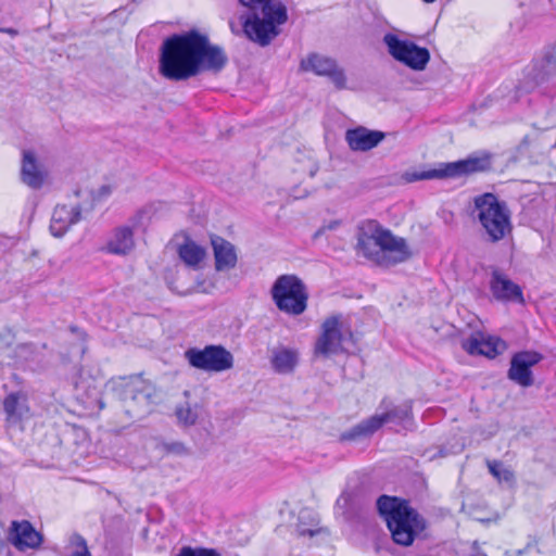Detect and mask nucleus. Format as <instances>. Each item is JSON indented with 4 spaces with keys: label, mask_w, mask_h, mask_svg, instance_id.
Wrapping results in <instances>:
<instances>
[{
    "label": "nucleus",
    "mask_w": 556,
    "mask_h": 556,
    "mask_svg": "<svg viewBox=\"0 0 556 556\" xmlns=\"http://www.w3.org/2000/svg\"><path fill=\"white\" fill-rule=\"evenodd\" d=\"M536 545L538 540L535 538L530 536L525 548L506 551L505 556H522L525 554L531 553L533 549H535V552L539 553V549H536Z\"/></svg>",
    "instance_id": "33"
},
{
    "label": "nucleus",
    "mask_w": 556,
    "mask_h": 556,
    "mask_svg": "<svg viewBox=\"0 0 556 556\" xmlns=\"http://www.w3.org/2000/svg\"><path fill=\"white\" fill-rule=\"evenodd\" d=\"M79 206L56 205L51 217L50 231L53 237L61 238L74 224L80 220Z\"/></svg>",
    "instance_id": "20"
},
{
    "label": "nucleus",
    "mask_w": 556,
    "mask_h": 556,
    "mask_svg": "<svg viewBox=\"0 0 556 556\" xmlns=\"http://www.w3.org/2000/svg\"><path fill=\"white\" fill-rule=\"evenodd\" d=\"M377 510L387 522L393 542L409 546L426 528L420 515L397 497L381 495L377 500Z\"/></svg>",
    "instance_id": "4"
},
{
    "label": "nucleus",
    "mask_w": 556,
    "mask_h": 556,
    "mask_svg": "<svg viewBox=\"0 0 556 556\" xmlns=\"http://www.w3.org/2000/svg\"><path fill=\"white\" fill-rule=\"evenodd\" d=\"M542 359V355L532 351L516 353L510 361L508 378L521 387L533 384L531 367Z\"/></svg>",
    "instance_id": "15"
},
{
    "label": "nucleus",
    "mask_w": 556,
    "mask_h": 556,
    "mask_svg": "<svg viewBox=\"0 0 556 556\" xmlns=\"http://www.w3.org/2000/svg\"><path fill=\"white\" fill-rule=\"evenodd\" d=\"M472 215L483 230L489 242L495 243L510 235L513 226L510 211L506 202L501 201L495 194L486 192L473 200Z\"/></svg>",
    "instance_id": "5"
},
{
    "label": "nucleus",
    "mask_w": 556,
    "mask_h": 556,
    "mask_svg": "<svg viewBox=\"0 0 556 556\" xmlns=\"http://www.w3.org/2000/svg\"><path fill=\"white\" fill-rule=\"evenodd\" d=\"M270 293L277 308L289 315H301L307 307L306 287L295 275L279 276Z\"/></svg>",
    "instance_id": "6"
},
{
    "label": "nucleus",
    "mask_w": 556,
    "mask_h": 556,
    "mask_svg": "<svg viewBox=\"0 0 556 556\" xmlns=\"http://www.w3.org/2000/svg\"><path fill=\"white\" fill-rule=\"evenodd\" d=\"M0 30H1V31H4V33H7V34H9V35H11V36H15V35H17V30H16V29H14V28H1Z\"/></svg>",
    "instance_id": "38"
},
{
    "label": "nucleus",
    "mask_w": 556,
    "mask_h": 556,
    "mask_svg": "<svg viewBox=\"0 0 556 556\" xmlns=\"http://www.w3.org/2000/svg\"><path fill=\"white\" fill-rule=\"evenodd\" d=\"M175 415L178 422L185 426L194 425L199 417L197 409L192 408L188 402L178 405L175 409Z\"/></svg>",
    "instance_id": "30"
},
{
    "label": "nucleus",
    "mask_w": 556,
    "mask_h": 556,
    "mask_svg": "<svg viewBox=\"0 0 556 556\" xmlns=\"http://www.w3.org/2000/svg\"><path fill=\"white\" fill-rule=\"evenodd\" d=\"M243 33L253 42L267 47L280 34L279 26L288 21L286 5L280 0H239Z\"/></svg>",
    "instance_id": "3"
},
{
    "label": "nucleus",
    "mask_w": 556,
    "mask_h": 556,
    "mask_svg": "<svg viewBox=\"0 0 556 556\" xmlns=\"http://www.w3.org/2000/svg\"><path fill=\"white\" fill-rule=\"evenodd\" d=\"M383 43L394 60L415 71H422L430 60L428 49L418 47L412 41L400 39L395 34H386Z\"/></svg>",
    "instance_id": "11"
},
{
    "label": "nucleus",
    "mask_w": 556,
    "mask_h": 556,
    "mask_svg": "<svg viewBox=\"0 0 556 556\" xmlns=\"http://www.w3.org/2000/svg\"><path fill=\"white\" fill-rule=\"evenodd\" d=\"M8 540L18 551H25L39 547L42 542V535L35 530L29 521L14 520L10 526Z\"/></svg>",
    "instance_id": "16"
},
{
    "label": "nucleus",
    "mask_w": 556,
    "mask_h": 556,
    "mask_svg": "<svg viewBox=\"0 0 556 556\" xmlns=\"http://www.w3.org/2000/svg\"><path fill=\"white\" fill-rule=\"evenodd\" d=\"M214 252L215 269L217 271L230 270L236 267L238 256L235 245L219 236L211 237Z\"/></svg>",
    "instance_id": "22"
},
{
    "label": "nucleus",
    "mask_w": 556,
    "mask_h": 556,
    "mask_svg": "<svg viewBox=\"0 0 556 556\" xmlns=\"http://www.w3.org/2000/svg\"><path fill=\"white\" fill-rule=\"evenodd\" d=\"M369 506V501L357 491H343L336 503L337 510L346 520H354Z\"/></svg>",
    "instance_id": "21"
},
{
    "label": "nucleus",
    "mask_w": 556,
    "mask_h": 556,
    "mask_svg": "<svg viewBox=\"0 0 556 556\" xmlns=\"http://www.w3.org/2000/svg\"><path fill=\"white\" fill-rule=\"evenodd\" d=\"M295 529L299 535L308 536H314L324 530L319 527V517L317 513L311 508H302L299 511Z\"/></svg>",
    "instance_id": "27"
},
{
    "label": "nucleus",
    "mask_w": 556,
    "mask_h": 556,
    "mask_svg": "<svg viewBox=\"0 0 556 556\" xmlns=\"http://www.w3.org/2000/svg\"><path fill=\"white\" fill-rule=\"evenodd\" d=\"M386 137L380 130H370L366 127H356L345 132V140L353 151H369L377 147Z\"/></svg>",
    "instance_id": "19"
},
{
    "label": "nucleus",
    "mask_w": 556,
    "mask_h": 556,
    "mask_svg": "<svg viewBox=\"0 0 556 556\" xmlns=\"http://www.w3.org/2000/svg\"><path fill=\"white\" fill-rule=\"evenodd\" d=\"M270 363L276 372L291 374L299 363V353L296 350L283 346L274 349Z\"/></svg>",
    "instance_id": "25"
},
{
    "label": "nucleus",
    "mask_w": 556,
    "mask_h": 556,
    "mask_svg": "<svg viewBox=\"0 0 556 556\" xmlns=\"http://www.w3.org/2000/svg\"><path fill=\"white\" fill-rule=\"evenodd\" d=\"M112 192V188L110 186H102L99 191H98V195L97 198L100 200L102 198H105L108 195H110Z\"/></svg>",
    "instance_id": "36"
},
{
    "label": "nucleus",
    "mask_w": 556,
    "mask_h": 556,
    "mask_svg": "<svg viewBox=\"0 0 556 556\" xmlns=\"http://www.w3.org/2000/svg\"><path fill=\"white\" fill-rule=\"evenodd\" d=\"M179 257L190 267H198L205 257V250L191 240H186L178 249Z\"/></svg>",
    "instance_id": "29"
},
{
    "label": "nucleus",
    "mask_w": 556,
    "mask_h": 556,
    "mask_svg": "<svg viewBox=\"0 0 556 556\" xmlns=\"http://www.w3.org/2000/svg\"><path fill=\"white\" fill-rule=\"evenodd\" d=\"M21 178L33 189L41 188L45 182L46 173L33 151L25 150L23 152Z\"/></svg>",
    "instance_id": "24"
},
{
    "label": "nucleus",
    "mask_w": 556,
    "mask_h": 556,
    "mask_svg": "<svg viewBox=\"0 0 556 556\" xmlns=\"http://www.w3.org/2000/svg\"><path fill=\"white\" fill-rule=\"evenodd\" d=\"M135 248L131 226L123 225L113 229L104 250L115 255H126Z\"/></svg>",
    "instance_id": "23"
},
{
    "label": "nucleus",
    "mask_w": 556,
    "mask_h": 556,
    "mask_svg": "<svg viewBox=\"0 0 556 556\" xmlns=\"http://www.w3.org/2000/svg\"><path fill=\"white\" fill-rule=\"evenodd\" d=\"M228 58L206 35L192 29L166 38L160 49L159 72L166 79L187 80L202 72H220Z\"/></svg>",
    "instance_id": "1"
},
{
    "label": "nucleus",
    "mask_w": 556,
    "mask_h": 556,
    "mask_svg": "<svg viewBox=\"0 0 556 556\" xmlns=\"http://www.w3.org/2000/svg\"><path fill=\"white\" fill-rule=\"evenodd\" d=\"M176 556H220V554L213 548L184 546Z\"/></svg>",
    "instance_id": "32"
},
{
    "label": "nucleus",
    "mask_w": 556,
    "mask_h": 556,
    "mask_svg": "<svg viewBox=\"0 0 556 556\" xmlns=\"http://www.w3.org/2000/svg\"><path fill=\"white\" fill-rule=\"evenodd\" d=\"M462 346L471 355H483L489 358L496 357L507 348L505 341L497 337L483 338L477 336L463 340Z\"/></svg>",
    "instance_id": "17"
},
{
    "label": "nucleus",
    "mask_w": 556,
    "mask_h": 556,
    "mask_svg": "<svg viewBox=\"0 0 556 556\" xmlns=\"http://www.w3.org/2000/svg\"><path fill=\"white\" fill-rule=\"evenodd\" d=\"M381 420V427L386 424L406 425L412 419L410 404L404 403L399 406H393L381 414H376Z\"/></svg>",
    "instance_id": "28"
},
{
    "label": "nucleus",
    "mask_w": 556,
    "mask_h": 556,
    "mask_svg": "<svg viewBox=\"0 0 556 556\" xmlns=\"http://www.w3.org/2000/svg\"><path fill=\"white\" fill-rule=\"evenodd\" d=\"M300 68L329 78L338 90L348 88L345 71L334 59L318 53H311L302 59Z\"/></svg>",
    "instance_id": "12"
},
{
    "label": "nucleus",
    "mask_w": 556,
    "mask_h": 556,
    "mask_svg": "<svg viewBox=\"0 0 556 556\" xmlns=\"http://www.w3.org/2000/svg\"><path fill=\"white\" fill-rule=\"evenodd\" d=\"M357 252L381 267H391L410 258L406 240L395 237L376 220H366L357 233Z\"/></svg>",
    "instance_id": "2"
},
{
    "label": "nucleus",
    "mask_w": 556,
    "mask_h": 556,
    "mask_svg": "<svg viewBox=\"0 0 556 556\" xmlns=\"http://www.w3.org/2000/svg\"><path fill=\"white\" fill-rule=\"evenodd\" d=\"M185 357L192 367L210 372L225 371L233 366L232 354L222 345L191 348L185 352Z\"/></svg>",
    "instance_id": "10"
},
{
    "label": "nucleus",
    "mask_w": 556,
    "mask_h": 556,
    "mask_svg": "<svg viewBox=\"0 0 556 556\" xmlns=\"http://www.w3.org/2000/svg\"><path fill=\"white\" fill-rule=\"evenodd\" d=\"M490 291L493 298L500 302L525 303L522 289L515 283L498 268H494L491 273L489 281Z\"/></svg>",
    "instance_id": "13"
},
{
    "label": "nucleus",
    "mask_w": 556,
    "mask_h": 556,
    "mask_svg": "<svg viewBox=\"0 0 556 556\" xmlns=\"http://www.w3.org/2000/svg\"><path fill=\"white\" fill-rule=\"evenodd\" d=\"M556 83V56L548 54L541 61L534 64L531 72L528 74V80L525 89L530 90L534 87L543 85H554Z\"/></svg>",
    "instance_id": "18"
},
{
    "label": "nucleus",
    "mask_w": 556,
    "mask_h": 556,
    "mask_svg": "<svg viewBox=\"0 0 556 556\" xmlns=\"http://www.w3.org/2000/svg\"><path fill=\"white\" fill-rule=\"evenodd\" d=\"M33 351H34V346H33V344H29V343L21 344L17 348V353L20 356H22L24 354L33 353Z\"/></svg>",
    "instance_id": "35"
},
{
    "label": "nucleus",
    "mask_w": 556,
    "mask_h": 556,
    "mask_svg": "<svg viewBox=\"0 0 556 556\" xmlns=\"http://www.w3.org/2000/svg\"><path fill=\"white\" fill-rule=\"evenodd\" d=\"M488 468L492 476H494L500 482H513L514 473L510 469L505 467L503 463L497 460H488Z\"/></svg>",
    "instance_id": "31"
},
{
    "label": "nucleus",
    "mask_w": 556,
    "mask_h": 556,
    "mask_svg": "<svg viewBox=\"0 0 556 556\" xmlns=\"http://www.w3.org/2000/svg\"><path fill=\"white\" fill-rule=\"evenodd\" d=\"M491 167L489 155L469 156L466 160L456 162L441 163L437 168L428 170L406 172L403 178L407 182L429 179L457 178L464 175L484 172Z\"/></svg>",
    "instance_id": "7"
},
{
    "label": "nucleus",
    "mask_w": 556,
    "mask_h": 556,
    "mask_svg": "<svg viewBox=\"0 0 556 556\" xmlns=\"http://www.w3.org/2000/svg\"><path fill=\"white\" fill-rule=\"evenodd\" d=\"M338 225H339V222H332L328 226L321 227L320 229L317 230L315 237L321 235L325 231V229H334V228H337Z\"/></svg>",
    "instance_id": "37"
},
{
    "label": "nucleus",
    "mask_w": 556,
    "mask_h": 556,
    "mask_svg": "<svg viewBox=\"0 0 556 556\" xmlns=\"http://www.w3.org/2000/svg\"><path fill=\"white\" fill-rule=\"evenodd\" d=\"M73 543L77 545V549L73 553L72 556H90L87 543L84 538L80 535H75L73 538Z\"/></svg>",
    "instance_id": "34"
},
{
    "label": "nucleus",
    "mask_w": 556,
    "mask_h": 556,
    "mask_svg": "<svg viewBox=\"0 0 556 556\" xmlns=\"http://www.w3.org/2000/svg\"><path fill=\"white\" fill-rule=\"evenodd\" d=\"M0 414L4 415L5 427L8 429L22 430V424L29 416L26 394L23 392L9 393L3 400Z\"/></svg>",
    "instance_id": "14"
},
{
    "label": "nucleus",
    "mask_w": 556,
    "mask_h": 556,
    "mask_svg": "<svg viewBox=\"0 0 556 556\" xmlns=\"http://www.w3.org/2000/svg\"><path fill=\"white\" fill-rule=\"evenodd\" d=\"M422 1H424V2H426V3H433V2H435L437 0H422Z\"/></svg>",
    "instance_id": "39"
},
{
    "label": "nucleus",
    "mask_w": 556,
    "mask_h": 556,
    "mask_svg": "<svg viewBox=\"0 0 556 556\" xmlns=\"http://www.w3.org/2000/svg\"><path fill=\"white\" fill-rule=\"evenodd\" d=\"M352 340V331L340 315L325 319L315 343V354L328 357L343 352L344 343Z\"/></svg>",
    "instance_id": "9"
},
{
    "label": "nucleus",
    "mask_w": 556,
    "mask_h": 556,
    "mask_svg": "<svg viewBox=\"0 0 556 556\" xmlns=\"http://www.w3.org/2000/svg\"><path fill=\"white\" fill-rule=\"evenodd\" d=\"M381 428V420L378 416L374 415L367 419L362 420L351 429L341 434L343 441H357L372 435L378 429Z\"/></svg>",
    "instance_id": "26"
},
{
    "label": "nucleus",
    "mask_w": 556,
    "mask_h": 556,
    "mask_svg": "<svg viewBox=\"0 0 556 556\" xmlns=\"http://www.w3.org/2000/svg\"><path fill=\"white\" fill-rule=\"evenodd\" d=\"M113 389L127 403V413H147L153 397V387L140 376L119 378L113 381Z\"/></svg>",
    "instance_id": "8"
}]
</instances>
